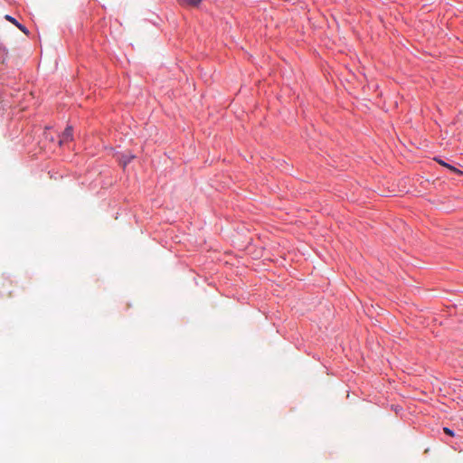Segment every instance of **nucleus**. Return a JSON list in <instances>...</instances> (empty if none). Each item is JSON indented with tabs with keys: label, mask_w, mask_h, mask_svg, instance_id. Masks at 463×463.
Masks as SVG:
<instances>
[{
	"label": "nucleus",
	"mask_w": 463,
	"mask_h": 463,
	"mask_svg": "<svg viewBox=\"0 0 463 463\" xmlns=\"http://www.w3.org/2000/svg\"><path fill=\"white\" fill-rule=\"evenodd\" d=\"M135 156L131 154H123L119 158V162L126 166Z\"/></svg>",
	"instance_id": "4"
},
{
	"label": "nucleus",
	"mask_w": 463,
	"mask_h": 463,
	"mask_svg": "<svg viewBox=\"0 0 463 463\" xmlns=\"http://www.w3.org/2000/svg\"><path fill=\"white\" fill-rule=\"evenodd\" d=\"M72 139V128L71 127H67L60 137L59 143L60 145H63Z\"/></svg>",
	"instance_id": "1"
},
{
	"label": "nucleus",
	"mask_w": 463,
	"mask_h": 463,
	"mask_svg": "<svg viewBox=\"0 0 463 463\" xmlns=\"http://www.w3.org/2000/svg\"><path fill=\"white\" fill-rule=\"evenodd\" d=\"M203 0H179V3L184 6H198Z\"/></svg>",
	"instance_id": "3"
},
{
	"label": "nucleus",
	"mask_w": 463,
	"mask_h": 463,
	"mask_svg": "<svg viewBox=\"0 0 463 463\" xmlns=\"http://www.w3.org/2000/svg\"><path fill=\"white\" fill-rule=\"evenodd\" d=\"M439 165L447 167L448 169H449L451 172L453 173H456L458 175H462V171L454 167L453 165H449V164H447L446 162H444L443 160L441 159H435Z\"/></svg>",
	"instance_id": "2"
},
{
	"label": "nucleus",
	"mask_w": 463,
	"mask_h": 463,
	"mask_svg": "<svg viewBox=\"0 0 463 463\" xmlns=\"http://www.w3.org/2000/svg\"><path fill=\"white\" fill-rule=\"evenodd\" d=\"M16 26H17V27H18L22 32H24V33H27V30H26V28H25L23 24H19V23H18V24H16Z\"/></svg>",
	"instance_id": "7"
},
{
	"label": "nucleus",
	"mask_w": 463,
	"mask_h": 463,
	"mask_svg": "<svg viewBox=\"0 0 463 463\" xmlns=\"http://www.w3.org/2000/svg\"><path fill=\"white\" fill-rule=\"evenodd\" d=\"M5 19L9 22H11L12 24H14V25H16L18 24V22L16 21V19H14V17L6 14L5 15Z\"/></svg>",
	"instance_id": "5"
},
{
	"label": "nucleus",
	"mask_w": 463,
	"mask_h": 463,
	"mask_svg": "<svg viewBox=\"0 0 463 463\" xmlns=\"http://www.w3.org/2000/svg\"><path fill=\"white\" fill-rule=\"evenodd\" d=\"M443 430H444V432H445L446 434H448V435H449V436H452V437L454 436V432H453V430H451L450 429H449V428L445 427V428L443 429Z\"/></svg>",
	"instance_id": "6"
}]
</instances>
